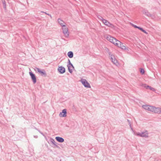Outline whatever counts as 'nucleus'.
Instances as JSON below:
<instances>
[{
	"label": "nucleus",
	"mask_w": 161,
	"mask_h": 161,
	"mask_svg": "<svg viewBox=\"0 0 161 161\" xmlns=\"http://www.w3.org/2000/svg\"><path fill=\"white\" fill-rule=\"evenodd\" d=\"M80 81L85 87L88 88H91V86L90 84L86 79H82Z\"/></svg>",
	"instance_id": "nucleus-3"
},
{
	"label": "nucleus",
	"mask_w": 161,
	"mask_h": 161,
	"mask_svg": "<svg viewBox=\"0 0 161 161\" xmlns=\"http://www.w3.org/2000/svg\"><path fill=\"white\" fill-rule=\"evenodd\" d=\"M63 30V33L66 37H68L69 36V32H68V28L65 25V27H62Z\"/></svg>",
	"instance_id": "nucleus-5"
},
{
	"label": "nucleus",
	"mask_w": 161,
	"mask_h": 161,
	"mask_svg": "<svg viewBox=\"0 0 161 161\" xmlns=\"http://www.w3.org/2000/svg\"><path fill=\"white\" fill-rule=\"evenodd\" d=\"M136 135L137 136L142 137H145L146 138L148 137V133L147 130L141 133H136Z\"/></svg>",
	"instance_id": "nucleus-2"
},
{
	"label": "nucleus",
	"mask_w": 161,
	"mask_h": 161,
	"mask_svg": "<svg viewBox=\"0 0 161 161\" xmlns=\"http://www.w3.org/2000/svg\"><path fill=\"white\" fill-rule=\"evenodd\" d=\"M104 24L109 27H111V26L113 25L111 23H110L107 20V21L105 22V23Z\"/></svg>",
	"instance_id": "nucleus-18"
},
{
	"label": "nucleus",
	"mask_w": 161,
	"mask_h": 161,
	"mask_svg": "<svg viewBox=\"0 0 161 161\" xmlns=\"http://www.w3.org/2000/svg\"><path fill=\"white\" fill-rule=\"evenodd\" d=\"M139 30H141V31H142L144 29L142 28L141 27Z\"/></svg>",
	"instance_id": "nucleus-33"
},
{
	"label": "nucleus",
	"mask_w": 161,
	"mask_h": 161,
	"mask_svg": "<svg viewBox=\"0 0 161 161\" xmlns=\"http://www.w3.org/2000/svg\"><path fill=\"white\" fill-rule=\"evenodd\" d=\"M68 64L67 65L68 69L69 72V73H71L73 72L72 69H70V67L69 66V65H70L72 66V67L73 68V69H74V67L73 66V64L71 63L70 60L69 59H68Z\"/></svg>",
	"instance_id": "nucleus-7"
},
{
	"label": "nucleus",
	"mask_w": 161,
	"mask_h": 161,
	"mask_svg": "<svg viewBox=\"0 0 161 161\" xmlns=\"http://www.w3.org/2000/svg\"><path fill=\"white\" fill-rule=\"evenodd\" d=\"M67 55L70 58H71L73 57V53L72 51L68 52Z\"/></svg>",
	"instance_id": "nucleus-16"
},
{
	"label": "nucleus",
	"mask_w": 161,
	"mask_h": 161,
	"mask_svg": "<svg viewBox=\"0 0 161 161\" xmlns=\"http://www.w3.org/2000/svg\"><path fill=\"white\" fill-rule=\"evenodd\" d=\"M150 106H149L148 105H143L142 106V108L145 109L146 110L149 111L150 110Z\"/></svg>",
	"instance_id": "nucleus-15"
},
{
	"label": "nucleus",
	"mask_w": 161,
	"mask_h": 161,
	"mask_svg": "<svg viewBox=\"0 0 161 161\" xmlns=\"http://www.w3.org/2000/svg\"><path fill=\"white\" fill-rule=\"evenodd\" d=\"M50 141L53 145L56 143L55 142V140L53 138H51Z\"/></svg>",
	"instance_id": "nucleus-21"
},
{
	"label": "nucleus",
	"mask_w": 161,
	"mask_h": 161,
	"mask_svg": "<svg viewBox=\"0 0 161 161\" xmlns=\"http://www.w3.org/2000/svg\"><path fill=\"white\" fill-rule=\"evenodd\" d=\"M3 8H4L6 9V4L5 3V1L3 2Z\"/></svg>",
	"instance_id": "nucleus-27"
},
{
	"label": "nucleus",
	"mask_w": 161,
	"mask_h": 161,
	"mask_svg": "<svg viewBox=\"0 0 161 161\" xmlns=\"http://www.w3.org/2000/svg\"><path fill=\"white\" fill-rule=\"evenodd\" d=\"M155 107L153 106H150L149 111L154 112Z\"/></svg>",
	"instance_id": "nucleus-19"
},
{
	"label": "nucleus",
	"mask_w": 161,
	"mask_h": 161,
	"mask_svg": "<svg viewBox=\"0 0 161 161\" xmlns=\"http://www.w3.org/2000/svg\"><path fill=\"white\" fill-rule=\"evenodd\" d=\"M58 23L63 27H65V25H64V22L61 19H58Z\"/></svg>",
	"instance_id": "nucleus-14"
},
{
	"label": "nucleus",
	"mask_w": 161,
	"mask_h": 161,
	"mask_svg": "<svg viewBox=\"0 0 161 161\" xmlns=\"http://www.w3.org/2000/svg\"><path fill=\"white\" fill-rule=\"evenodd\" d=\"M42 12L45 13L46 14L48 15V16H50L51 17V18H52V16L50 14H48V13H47L46 12Z\"/></svg>",
	"instance_id": "nucleus-28"
},
{
	"label": "nucleus",
	"mask_w": 161,
	"mask_h": 161,
	"mask_svg": "<svg viewBox=\"0 0 161 161\" xmlns=\"http://www.w3.org/2000/svg\"><path fill=\"white\" fill-rule=\"evenodd\" d=\"M12 127L13 128H14V126L13 125H12Z\"/></svg>",
	"instance_id": "nucleus-38"
},
{
	"label": "nucleus",
	"mask_w": 161,
	"mask_h": 161,
	"mask_svg": "<svg viewBox=\"0 0 161 161\" xmlns=\"http://www.w3.org/2000/svg\"><path fill=\"white\" fill-rule=\"evenodd\" d=\"M56 140L59 142H63L64 141V139L62 137H59V136H57L55 137Z\"/></svg>",
	"instance_id": "nucleus-12"
},
{
	"label": "nucleus",
	"mask_w": 161,
	"mask_h": 161,
	"mask_svg": "<svg viewBox=\"0 0 161 161\" xmlns=\"http://www.w3.org/2000/svg\"><path fill=\"white\" fill-rule=\"evenodd\" d=\"M102 22L104 24L105 22L107 21V20L103 19L102 20Z\"/></svg>",
	"instance_id": "nucleus-29"
},
{
	"label": "nucleus",
	"mask_w": 161,
	"mask_h": 161,
	"mask_svg": "<svg viewBox=\"0 0 161 161\" xmlns=\"http://www.w3.org/2000/svg\"><path fill=\"white\" fill-rule=\"evenodd\" d=\"M36 129L43 136H45L43 134L42 132L41 131L39 130H38L36 128Z\"/></svg>",
	"instance_id": "nucleus-26"
},
{
	"label": "nucleus",
	"mask_w": 161,
	"mask_h": 161,
	"mask_svg": "<svg viewBox=\"0 0 161 161\" xmlns=\"http://www.w3.org/2000/svg\"><path fill=\"white\" fill-rule=\"evenodd\" d=\"M67 110L66 109H63L61 112L59 113V115L60 117H63L66 116Z\"/></svg>",
	"instance_id": "nucleus-8"
},
{
	"label": "nucleus",
	"mask_w": 161,
	"mask_h": 161,
	"mask_svg": "<svg viewBox=\"0 0 161 161\" xmlns=\"http://www.w3.org/2000/svg\"><path fill=\"white\" fill-rule=\"evenodd\" d=\"M34 137L35 138H36L38 137V136H34Z\"/></svg>",
	"instance_id": "nucleus-34"
},
{
	"label": "nucleus",
	"mask_w": 161,
	"mask_h": 161,
	"mask_svg": "<svg viewBox=\"0 0 161 161\" xmlns=\"http://www.w3.org/2000/svg\"><path fill=\"white\" fill-rule=\"evenodd\" d=\"M140 72L142 74H144V70L143 69L141 68L140 70Z\"/></svg>",
	"instance_id": "nucleus-24"
},
{
	"label": "nucleus",
	"mask_w": 161,
	"mask_h": 161,
	"mask_svg": "<svg viewBox=\"0 0 161 161\" xmlns=\"http://www.w3.org/2000/svg\"><path fill=\"white\" fill-rule=\"evenodd\" d=\"M131 25L135 28H136L137 26H136V25H135L132 23H131Z\"/></svg>",
	"instance_id": "nucleus-30"
},
{
	"label": "nucleus",
	"mask_w": 161,
	"mask_h": 161,
	"mask_svg": "<svg viewBox=\"0 0 161 161\" xmlns=\"http://www.w3.org/2000/svg\"><path fill=\"white\" fill-rule=\"evenodd\" d=\"M120 43H119V44H117L116 46L118 47H120L123 50H125L126 49V47L125 46V44H123L120 41Z\"/></svg>",
	"instance_id": "nucleus-11"
},
{
	"label": "nucleus",
	"mask_w": 161,
	"mask_h": 161,
	"mask_svg": "<svg viewBox=\"0 0 161 161\" xmlns=\"http://www.w3.org/2000/svg\"><path fill=\"white\" fill-rule=\"evenodd\" d=\"M97 18L100 20H102V19H103V18L100 15H97Z\"/></svg>",
	"instance_id": "nucleus-23"
},
{
	"label": "nucleus",
	"mask_w": 161,
	"mask_h": 161,
	"mask_svg": "<svg viewBox=\"0 0 161 161\" xmlns=\"http://www.w3.org/2000/svg\"><path fill=\"white\" fill-rule=\"evenodd\" d=\"M154 113L160 114L161 113V108H156L155 107Z\"/></svg>",
	"instance_id": "nucleus-13"
},
{
	"label": "nucleus",
	"mask_w": 161,
	"mask_h": 161,
	"mask_svg": "<svg viewBox=\"0 0 161 161\" xmlns=\"http://www.w3.org/2000/svg\"><path fill=\"white\" fill-rule=\"evenodd\" d=\"M127 121L129 122V123L130 124V127L131 128V129H132V128L131 127V124L130 123V120L129 119H127Z\"/></svg>",
	"instance_id": "nucleus-32"
},
{
	"label": "nucleus",
	"mask_w": 161,
	"mask_h": 161,
	"mask_svg": "<svg viewBox=\"0 0 161 161\" xmlns=\"http://www.w3.org/2000/svg\"><path fill=\"white\" fill-rule=\"evenodd\" d=\"M145 87L146 88V89H149L150 90H151L153 92H154L155 91V88L151 87V86H149L147 85V86H145Z\"/></svg>",
	"instance_id": "nucleus-17"
},
{
	"label": "nucleus",
	"mask_w": 161,
	"mask_h": 161,
	"mask_svg": "<svg viewBox=\"0 0 161 161\" xmlns=\"http://www.w3.org/2000/svg\"><path fill=\"white\" fill-rule=\"evenodd\" d=\"M140 28H141V27L138 26H137L136 28H137V29H139V30L140 29Z\"/></svg>",
	"instance_id": "nucleus-35"
},
{
	"label": "nucleus",
	"mask_w": 161,
	"mask_h": 161,
	"mask_svg": "<svg viewBox=\"0 0 161 161\" xmlns=\"http://www.w3.org/2000/svg\"><path fill=\"white\" fill-rule=\"evenodd\" d=\"M58 70L60 74H63L65 72V68L62 66H60L58 67Z\"/></svg>",
	"instance_id": "nucleus-9"
},
{
	"label": "nucleus",
	"mask_w": 161,
	"mask_h": 161,
	"mask_svg": "<svg viewBox=\"0 0 161 161\" xmlns=\"http://www.w3.org/2000/svg\"><path fill=\"white\" fill-rule=\"evenodd\" d=\"M54 146L53 147V148L56 147L58 148H60V147L58 145H57L56 144V143L55 144H54Z\"/></svg>",
	"instance_id": "nucleus-25"
},
{
	"label": "nucleus",
	"mask_w": 161,
	"mask_h": 161,
	"mask_svg": "<svg viewBox=\"0 0 161 161\" xmlns=\"http://www.w3.org/2000/svg\"><path fill=\"white\" fill-rule=\"evenodd\" d=\"M108 54H109V55L111 57V55H112V54H111V53L110 52H109V53H108Z\"/></svg>",
	"instance_id": "nucleus-36"
},
{
	"label": "nucleus",
	"mask_w": 161,
	"mask_h": 161,
	"mask_svg": "<svg viewBox=\"0 0 161 161\" xmlns=\"http://www.w3.org/2000/svg\"><path fill=\"white\" fill-rule=\"evenodd\" d=\"M143 13L144 14H145L148 17H150L152 18H153L154 16L153 15L150 14L147 10H144L143 11Z\"/></svg>",
	"instance_id": "nucleus-10"
},
{
	"label": "nucleus",
	"mask_w": 161,
	"mask_h": 161,
	"mask_svg": "<svg viewBox=\"0 0 161 161\" xmlns=\"http://www.w3.org/2000/svg\"><path fill=\"white\" fill-rule=\"evenodd\" d=\"M113 63L115 64V65H117L118 64H119L117 62V60L115 59V58H114V60Z\"/></svg>",
	"instance_id": "nucleus-20"
},
{
	"label": "nucleus",
	"mask_w": 161,
	"mask_h": 161,
	"mask_svg": "<svg viewBox=\"0 0 161 161\" xmlns=\"http://www.w3.org/2000/svg\"><path fill=\"white\" fill-rule=\"evenodd\" d=\"M35 71L37 70L38 72L41 74V75L44 76H46L47 74L45 70L44 69L41 70L39 68L36 67L35 69Z\"/></svg>",
	"instance_id": "nucleus-4"
},
{
	"label": "nucleus",
	"mask_w": 161,
	"mask_h": 161,
	"mask_svg": "<svg viewBox=\"0 0 161 161\" xmlns=\"http://www.w3.org/2000/svg\"><path fill=\"white\" fill-rule=\"evenodd\" d=\"M144 33H146V34H147V33L146 31L145 30H143V31H142Z\"/></svg>",
	"instance_id": "nucleus-31"
},
{
	"label": "nucleus",
	"mask_w": 161,
	"mask_h": 161,
	"mask_svg": "<svg viewBox=\"0 0 161 161\" xmlns=\"http://www.w3.org/2000/svg\"><path fill=\"white\" fill-rule=\"evenodd\" d=\"M29 74L33 83H36V79L35 75L31 71L29 72Z\"/></svg>",
	"instance_id": "nucleus-6"
},
{
	"label": "nucleus",
	"mask_w": 161,
	"mask_h": 161,
	"mask_svg": "<svg viewBox=\"0 0 161 161\" xmlns=\"http://www.w3.org/2000/svg\"><path fill=\"white\" fill-rule=\"evenodd\" d=\"M69 66H70V69H71V68H72L73 69V68L72 67V66L70 65H69Z\"/></svg>",
	"instance_id": "nucleus-37"
},
{
	"label": "nucleus",
	"mask_w": 161,
	"mask_h": 161,
	"mask_svg": "<svg viewBox=\"0 0 161 161\" xmlns=\"http://www.w3.org/2000/svg\"><path fill=\"white\" fill-rule=\"evenodd\" d=\"M115 58L114 55H111V59L112 62H113L114 60V58Z\"/></svg>",
	"instance_id": "nucleus-22"
},
{
	"label": "nucleus",
	"mask_w": 161,
	"mask_h": 161,
	"mask_svg": "<svg viewBox=\"0 0 161 161\" xmlns=\"http://www.w3.org/2000/svg\"><path fill=\"white\" fill-rule=\"evenodd\" d=\"M106 39L115 45H116L117 44H119V43H120L119 41L110 35H108L107 36Z\"/></svg>",
	"instance_id": "nucleus-1"
}]
</instances>
